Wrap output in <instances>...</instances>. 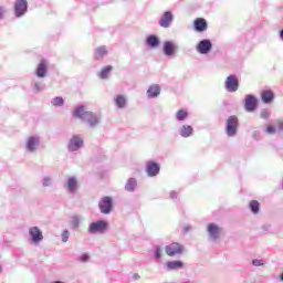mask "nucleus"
<instances>
[{
    "label": "nucleus",
    "mask_w": 283,
    "mask_h": 283,
    "mask_svg": "<svg viewBox=\"0 0 283 283\" xmlns=\"http://www.w3.org/2000/svg\"><path fill=\"white\" fill-rule=\"evenodd\" d=\"M73 118L87 123L88 127H96L101 123V115L87 111L85 105H77L73 111Z\"/></svg>",
    "instance_id": "f257e3e1"
},
{
    "label": "nucleus",
    "mask_w": 283,
    "mask_h": 283,
    "mask_svg": "<svg viewBox=\"0 0 283 283\" xmlns=\"http://www.w3.org/2000/svg\"><path fill=\"white\" fill-rule=\"evenodd\" d=\"M238 127H240V119L238 116L231 115L226 120V134L229 138L238 136Z\"/></svg>",
    "instance_id": "f03ea898"
},
{
    "label": "nucleus",
    "mask_w": 283,
    "mask_h": 283,
    "mask_svg": "<svg viewBox=\"0 0 283 283\" xmlns=\"http://www.w3.org/2000/svg\"><path fill=\"white\" fill-rule=\"evenodd\" d=\"M85 145V139H83V135H73L67 143V151L70 154H74V151H78V149H83Z\"/></svg>",
    "instance_id": "7ed1b4c3"
},
{
    "label": "nucleus",
    "mask_w": 283,
    "mask_h": 283,
    "mask_svg": "<svg viewBox=\"0 0 283 283\" xmlns=\"http://www.w3.org/2000/svg\"><path fill=\"white\" fill-rule=\"evenodd\" d=\"M107 229H109V223L102 219L90 223L87 233H90L91 235H94L96 233H105Z\"/></svg>",
    "instance_id": "20e7f679"
},
{
    "label": "nucleus",
    "mask_w": 283,
    "mask_h": 283,
    "mask_svg": "<svg viewBox=\"0 0 283 283\" xmlns=\"http://www.w3.org/2000/svg\"><path fill=\"white\" fill-rule=\"evenodd\" d=\"M41 147V137L39 135L29 136L25 140V151L29 154H35Z\"/></svg>",
    "instance_id": "39448f33"
},
{
    "label": "nucleus",
    "mask_w": 283,
    "mask_h": 283,
    "mask_svg": "<svg viewBox=\"0 0 283 283\" xmlns=\"http://www.w3.org/2000/svg\"><path fill=\"white\" fill-rule=\"evenodd\" d=\"M207 233L210 242H218L222 235V227L218 226L217 223H208Z\"/></svg>",
    "instance_id": "423d86ee"
},
{
    "label": "nucleus",
    "mask_w": 283,
    "mask_h": 283,
    "mask_svg": "<svg viewBox=\"0 0 283 283\" xmlns=\"http://www.w3.org/2000/svg\"><path fill=\"white\" fill-rule=\"evenodd\" d=\"M13 14L15 19H21L28 14V0H15L13 4Z\"/></svg>",
    "instance_id": "0eeeda50"
},
{
    "label": "nucleus",
    "mask_w": 283,
    "mask_h": 283,
    "mask_svg": "<svg viewBox=\"0 0 283 283\" xmlns=\"http://www.w3.org/2000/svg\"><path fill=\"white\" fill-rule=\"evenodd\" d=\"M180 46L175 41H165L163 44V52L165 56L171 57L178 54Z\"/></svg>",
    "instance_id": "6e6552de"
},
{
    "label": "nucleus",
    "mask_w": 283,
    "mask_h": 283,
    "mask_svg": "<svg viewBox=\"0 0 283 283\" xmlns=\"http://www.w3.org/2000/svg\"><path fill=\"white\" fill-rule=\"evenodd\" d=\"M101 213L104 216H109L112 209H114V199L112 197H104L98 202Z\"/></svg>",
    "instance_id": "1a4fd4ad"
},
{
    "label": "nucleus",
    "mask_w": 283,
    "mask_h": 283,
    "mask_svg": "<svg viewBox=\"0 0 283 283\" xmlns=\"http://www.w3.org/2000/svg\"><path fill=\"white\" fill-rule=\"evenodd\" d=\"M224 88L230 94H233V93L238 92V90L240 88V81L238 80V77L235 75H229L226 78Z\"/></svg>",
    "instance_id": "9d476101"
},
{
    "label": "nucleus",
    "mask_w": 283,
    "mask_h": 283,
    "mask_svg": "<svg viewBox=\"0 0 283 283\" xmlns=\"http://www.w3.org/2000/svg\"><path fill=\"white\" fill-rule=\"evenodd\" d=\"M243 107L245 112L253 113L258 109V97L253 94L245 95L243 99Z\"/></svg>",
    "instance_id": "9b49d317"
},
{
    "label": "nucleus",
    "mask_w": 283,
    "mask_h": 283,
    "mask_svg": "<svg viewBox=\"0 0 283 283\" xmlns=\"http://www.w3.org/2000/svg\"><path fill=\"white\" fill-rule=\"evenodd\" d=\"M29 235H30L31 244H34L35 247H39V244L43 242V231H41L39 227H31L29 229Z\"/></svg>",
    "instance_id": "f8f14e48"
},
{
    "label": "nucleus",
    "mask_w": 283,
    "mask_h": 283,
    "mask_svg": "<svg viewBox=\"0 0 283 283\" xmlns=\"http://www.w3.org/2000/svg\"><path fill=\"white\" fill-rule=\"evenodd\" d=\"M213 50V42L209 39H203L197 43L196 51L198 54H209Z\"/></svg>",
    "instance_id": "ddd939ff"
},
{
    "label": "nucleus",
    "mask_w": 283,
    "mask_h": 283,
    "mask_svg": "<svg viewBox=\"0 0 283 283\" xmlns=\"http://www.w3.org/2000/svg\"><path fill=\"white\" fill-rule=\"evenodd\" d=\"M182 244L178 242H172L165 247V253L169 258H174L175 255H182Z\"/></svg>",
    "instance_id": "4468645a"
},
{
    "label": "nucleus",
    "mask_w": 283,
    "mask_h": 283,
    "mask_svg": "<svg viewBox=\"0 0 283 283\" xmlns=\"http://www.w3.org/2000/svg\"><path fill=\"white\" fill-rule=\"evenodd\" d=\"M49 65L50 64L48 63V60L40 61V63L38 64L34 71L36 78H45V76H48Z\"/></svg>",
    "instance_id": "2eb2a0df"
},
{
    "label": "nucleus",
    "mask_w": 283,
    "mask_h": 283,
    "mask_svg": "<svg viewBox=\"0 0 283 283\" xmlns=\"http://www.w3.org/2000/svg\"><path fill=\"white\" fill-rule=\"evenodd\" d=\"M146 174L148 178H156L160 174V165L156 161H147L146 164Z\"/></svg>",
    "instance_id": "dca6fc26"
},
{
    "label": "nucleus",
    "mask_w": 283,
    "mask_h": 283,
    "mask_svg": "<svg viewBox=\"0 0 283 283\" xmlns=\"http://www.w3.org/2000/svg\"><path fill=\"white\" fill-rule=\"evenodd\" d=\"M64 189L72 196L78 191V180L76 177H69L66 182L64 184Z\"/></svg>",
    "instance_id": "f3484780"
},
{
    "label": "nucleus",
    "mask_w": 283,
    "mask_h": 283,
    "mask_svg": "<svg viewBox=\"0 0 283 283\" xmlns=\"http://www.w3.org/2000/svg\"><path fill=\"white\" fill-rule=\"evenodd\" d=\"M172 22H174V13L171 11H165L158 21L160 28H171Z\"/></svg>",
    "instance_id": "a211bd4d"
},
{
    "label": "nucleus",
    "mask_w": 283,
    "mask_h": 283,
    "mask_svg": "<svg viewBox=\"0 0 283 283\" xmlns=\"http://www.w3.org/2000/svg\"><path fill=\"white\" fill-rule=\"evenodd\" d=\"M165 271H180V269H185V262L180 260H175V261H167L164 264Z\"/></svg>",
    "instance_id": "6ab92c4d"
},
{
    "label": "nucleus",
    "mask_w": 283,
    "mask_h": 283,
    "mask_svg": "<svg viewBox=\"0 0 283 283\" xmlns=\"http://www.w3.org/2000/svg\"><path fill=\"white\" fill-rule=\"evenodd\" d=\"M137 189L138 180L134 177L128 178L124 185V191H127V193H135Z\"/></svg>",
    "instance_id": "aec40b11"
},
{
    "label": "nucleus",
    "mask_w": 283,
    "mask_h": 283,
    "mask_svg": "<svg viewBox=\"0 0 283 283\" xmlns=\"http://www.w3.org/2000/svg\"><path fill=\"white\" fill-rule=\"evenodd\" d=\"M193 126L184 124L179 129L178 134L181 136V138H191L193 136Z\"/></svg>",
    "instance_id": "412c9836"
},
{
    "label": "nucleus",
    "mask_w": 283,
    "mask_h": 283,
    "mask_svg": "<svg viewBox=\"0 0 283 283\" xmlns=\"http://www.w3.org/2000/svg\"><path fill=\"white\" fill-rule=\"evenodd\" d=\"M146 45L151 50H156V48L160 46V38L156 34H150L146 38Z\"/></svg>",
    "instance_id": "4be33fe9"
},
{
    "label": "nucleus",
    "mask_w": 283,
    "mask_h": 283,
    "mask_svg": "<svg viewBox=\"0 0 283 283\" xmlns=\"http://www.w3.org/2000/svg\"><path fill=\"white\" fill-rule=\"evenodd\" d=\"M193 28L196 30V32H206L207 28H209V25L207 24V20H205V18H197L193 21Z\"/></svg>",
    "instance_id": "5701e85b"
},
{
    "label": "nucleus",
    "mask_w": 283,
    "mask_h": 283,
    "mask_svg": "<svg viewBox=\"0 0 283 283\" xmlns=\"http://www.w3.org/2000/svg\"><path fill=\"white\" fill-rule=\"evenodd\" d=\"M147 98H158L160 96V85L153 84L146 92Z\"/></svg>",
    "instance_id": "b1692460"
},
{
    "label": "nucleus",
    "mask_w": 283,
    "mask_h": 283,
    "mask_svg": "<svg viewBox=\"0 0 283 283\" xmlns=\"http://www.w3.org/2000/svg\"><path fill=\"white\" fill-rule=\"evenodd\" d=\"M108 52L109 50L107 49V46L105 45L98 46L97 49H95V54H94L95 61H103V59L107 56Z\"/></svg>",
    "instance_id": "393cba45"
},
{
    "label": "nucleus",
    "mask_w": 283,
    "mask_h": 283,
    "mask_svg": "<svg viewBox=\"0 0 283 283\" xmlns=\"http://www.w3.org/2000/svg\"><path fill=\"white\" fill-rule=\"evenodd\" d=\"M114 103L117 109H125L127 107V96L117 95L114 97Z\"/></svg>",
    "instance_id": "a878e982"
},
{
    "label": "nucleus",
    "mask_w": 283,
    "mask_h": 283,
    "mask_svg": "<svg viewBox=\"0 0 283 283\" xmlns=\"http://www.w3.org/2000/svg\"><path fill=\"white\" fill-rule=\"evenodd\" d=\"M82 222H83V217L81 214H73L71 216L69 224L71 229H78Z\"/></svg>",
    "instance_id": "bb28decb"
},
{
    "label": "nucleus",
    "mask_w": 283,
    "mask_h": 283,
    "mask_svg": "<svg viewBox=\"0 0 283 283\" xmlns=\"http://www.w3.org/2000/svg\"><path fill=\"white\" fill-rule=\"evenodd\" d=\"M273 98H275V94H273V91H263L261 93V101L266 105H269V103H273Z\"/></svg>",
    "instance_id": "cd10ccee"
},
{
    "label": "nucleus",
    "mask_w": 283,
    "mask_h": 283,
    "mask_svg": "<svg viewBox=\"0 0 283 283\" xmlns=\"http://www.w3.org/2000/svg\"><path fill=\"white\" fill-rule=\"evenodd\" d=\"M32 90L34 94H41V92H44L45 90V82L34 80L32 82Z\"/></svg>",
    "instance_id": "c85d7f7f"
},
{
    "label": "nucleus",
    "mask_w": 283,
    "mask_h": 283,
    "mask_svg": "<svg viewBox=\"0 0 283 283\" xmlns=\"http://www.w3.org/2000/svg\"><path fill=\"white\" fill-rule=\"evenodd\" d=\"M112 70H114L112 65L104 66L99 72V78H102V81L109 78V74H112Z\"/></svg>",
    "instance_id": "c756f323"
},
{
    "label": "nucleus",
    "mask_w": 283,
    "mask_h": 283,
    "mask_svg": "<svg viewBox=\"0 0 283 283\" xmlns=\"http://www.w3.org/2000/svg\"><path fill=\"white\" fill-rule=\"evenodd\" d=\"M251 213H253L254 216H258V213H260V202L258 200H252L249 203Z\"/></svg>",
    "instance_id": "7c9ffc66"
},
{
    "label": "nucleus",
    "mask_w": 283,
    "mask_h": 283,
    "mask_svg": "<svg viewBox=\"0 0 283 283\" xmlns=\"http://www.w3.org/2000/svg\"><path fill=\"white\" fill-rule=\"evenodd\" d=\"M51 105H53V107H63V105H65V99H63L62 96H56L51 99Z\"/></svg>",
    "instance_id": "2f4dec72"
},
{
    "label": "nucleus",
    "mask_w": 283,
    "mask_h": 283,
    "mask_svg": "<svg viewBox=\"0 0 283 283\" xmlns=\"http://www.w3.org/2000/svg\"><path fill=\"white\" fill-rule=\"evenodd\" d=\"M188 116H189V113L186 109H179L176 113V120L178 122L187 120Z\"/></svg>",
    "instance_id": "473e14b6"
},
{
    "label": "nucleus",
    "mask_w": 283,
    "mask_h": 283,
    "mask_svg": "<svg viewBox=\"0 0 283 283\" xmlns=\"http://www.w3.org/2000/svg\"><path fill=\"white\" fill-rule=\"evenodd\" d=\"M154 259L157 262L163 260V248H160L159 245H156L155 249H154Z\"/></svg>",
    "instance_id": "72a5a7b5"
},
{
    "label": "nucleus",
    "mask_w": 283,
    "mask_h": 283,
    "mask_svg": "<svg viewBox=\"0 0 283 283\" xmlns=\"http://www.w3.org/2000/svg\"><path fill=\"white\" fill-rule=\"evenodd\" d=\"M52 185H54V179H52V177L50 176L43 177L42 187H52Z\"/></svg>",
    "instance_id": "f704fd0d"
},
{
    "label": "nucleus",
    "mask_w": 283,
    "mask_h": 283,
    "mask_svg": "<svg viewBox=\"0 0 283 283\" xmlns=\"http://www.w3.org/2000/svg\"><path fill=\"white\" fill-rule=\"evenodd\" d=\"M260 116L261 118H263V120H269V118H271V111H269L268 108H263L260 112Z\"/></svg>",
    "instance_id": "c9c22d12"
},
{
    "label": "nucleus",
    "mask_w": 283,
    "mask_h": 283,
    "mask_svg": "<svg viewBox=\"0 0 283 283\" xmlns=\"http://www.w3.org/2000/svg\"><path fill=\"white\" fill-rule=\"evenodd\" d=\"M252 264L254 266H264L266 264V260L254 259V260H252Z\"/></svg>",
    "instance_id": "e433bc0d"
},
{
    "label": "nucleus",
    "mask_w": 283,
    "mask_h": 283,
    "mask_svg": "<svg viewBox=\"0 0 283 283\" xmlns=\"http://www.w3.org/2000/svg\"><path fill=\"white\" fill-rule=\"evenodd\" d=\"M61 238L62 242H67L70 240V230H63Z\"/></svg>",
    "instance_id": "4c0bfd02"
},
{
    "label": "nucleus",
    "mask_w": 283,
    "mask_h": 283,
    "mask_svg": "<svg viewBox=\"0 0 283 283\" xmlns=\"http://www.w3.org/2000/svg\"><path fill=\"white\" fill-rule=\"evenodd\" d=\"M262 233H271V224L265 223L261 227Z\"/></svg>",
    "instance_id": "58836bf2"
},
{
    "label": "nucleus",
    "mask_w": 283,
    "mask_h": 283,
    "mask_svg": "<svg viewBox=\"0 0 283 283\" xmlns=\"http://www.w3.org/2000/svg\"><path fill=\"white\" fill-rule=\"evenodd\" d=\"M90 261V254L84 253L78 256V262H88Z\"/></svg>",
    "instance_id": "ea45409f"
},
{
    "label": "nucleus",
    "mask_w": 283,
    "mask_h": 283,
    "mask_svg": "<svg viewBox=\"0 0 283 283\" xmlns=\"http://www.w3.org/2000/svg\"><path fill=\"white\" fill-rule=\"evenodd\" d=\"M6 12H8V10L6 9V7L1 6L0 7V21H2V19H6Z\"/></svg>",
    "instance_id": "a19ab883"
},
{
    "label": "nucleus",
    "mask_w": 283,
    "mask_h": 283,
    "mask_svg": "<svg viewBox=\"0 0 283 283\" xmlns=\"http://www.w3.org/2000/svg\"><path fill=\"white\" fill-rule=\"evenodd\" d=\"M266 134H275V132H276V129H275V126H273V125H269L268 127H266Z\"/></svg>",
    "instance_id": "79ce46f5"
},
{
    "label": "nucleus",
    "mask_w": 283,
    "mask_h": 283,
    "mask_svg": "<svg viewBox=\"0 0 283 283\" xmlns=\"http://www.w3.org/2000/svg\"><path fill=\"white\" fill-rule=\"evenodd\" d=\"M169 198L170 200H178V191L171 190Z\"/></svg>",
    "instance_id": "37998d69"
},
{
    "label": "nucleus",
    "mask_w": 283,
    "mask_h": 283,
    "mask_svg": "<svg viewBox=\"0 0 283 283\" xmlns=\"http://www.w3.org/2000/svg\"><path fill=\"white\" fill-rule=\"evenodd\" d=\"M279 132H283V118L276 120Z\"/></svg>",
    "instance_id": "c03bdc74"
},
{
    "label": "nucleus",
    "mask_w": 283,
    "mask_h": 283,
    "mask_svg": "<svg viewBox=\"0 0 283 283\" xmlns=\"http://www.w3.org/2000/svg\"><path fill=\"white\" fill-rule=\"evenodd\" d=\"M182 231L184 233H189V231H191V226L189 224L184 226Z\"/></svg>",
    "instance_id": "a18cd8bd"
},
{
    "label": "nucleus",
    "mask_w": 283,
    "mask_h": 283,
    "mask_svg": "<svg viewBox=\"0 0 283 283\" xmlns=\"http://www.w3.org/2000/svg\"><path fill=\"white\" fill-rule=\"evenodd\" d=\"M280 39H282V41H283V29L280 31Z\"/></svg>",
    "instance_id": "49530a36"
},
{
    "label": "nucleus",
    "mask_w": 283,
    "mask_h": 283,
    "mask_svg": "<svg viewBox=\"0 0 283 283\" xmlns=\"http://www.w3.org/2000/svg\"><path fill=\"white\" fill-rule=\"evenodd\" d=\"M253 136H254V138L258 137V133H254Z\"/></svg>",
    "instance_id": "de8ad7c7"
},
{
    "label": "nucleus",
    "mask_w": 283,
    "mask_h": 283,
    "mask_svg": "<svg viewBox=\"0 0 283 283\" xmlns=\"http://www.w3.org/2000/svg\"><path fill=\"white\" fill-rule=\"evenodd\" d=\"M135 277H140L138 274H135Z\"/></svg>",
    "instance_id": "09e8293b"
},
{
    "label": "nucleus",
    "mask_w": 283,
    "mask_h": 283,
    "mask_svg": "<svg viewBox=\"0 0 283 283\" xmlns=\"http://www.w3.org/2000/svg\"><path fill=\"white\" fill-rule=\"evenodd\" d=\"M1 270H2V268H1V265H0V273H1Z\"/></svg>",
    "instance_id": "8fccbe9b"
}]
</instances>
